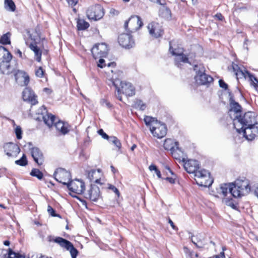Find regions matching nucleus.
<instances>
[{
	"instance_id": "nucleus-63",
	"label": "nucleus",
	"mask_w": 258,
	"mask_h": 258,
	"mask_svg": "<svg viewBox=\"0 0 258 258\" xmlns=\"http://www.w3.org/2000/svg\"><path fill=\"white\" fill-rule=\"evenodd\" d=\"M221 257V258H225V255L224 251H222L220 253L219 257Z\"/></svg>"
},
{
	"instance_id": "nucleus-37",
	"label": "nucleus",
	"mask_w": 258,
	"mask_h": 258,
	"mask_svg": "<svg viewBox=\"0 0 258 258\" xmlns=\"http://www.w3.org/2000/svg\"><path fill=\"white\" fill-rule=\"evenodd\" d=\"M250 82V85H252L254 89L258 91V80L252 74H251L248 78Z\"/></svg>"
},
{
	"instance_id": "nucleus-49",
	"label": "nucleus",
	"mask_w": 258,
	"mask_h": 258,
	"mask_svg": "<svg viewBox=\"0 0 258 258\" xmlns=\"http://www.w3.org/2000/svg\"><path fill=\"white\" fill-rule=\"evenodd\" d=\"M219 84L221 88L224 89L225 90L227 89L228 85L226 84L223 80L220 79L219 80Z\"/></svg>"
},
{
	"instance_id": "nucleus-31",
	"label": "nucleus",
	"mask_w": 258,
	"mask_h": 258,
	"mask_svg": "<svg viewBox=\"0 0 258 258\" xmlns=\"http://www.w3.org/2000/svg\"><path fill=\"white\" fill-rule=\"evenodd\" d=\"M178 145L177 142H174L171 139H167L165 140L164 143V148L166 150H169L170 152Z\"/></svg>"
},
{
	"instance_id": "nucleus-6",
	"label": "nucleus",
	"mask_w": 258,
	"mask_h": 258,
	"mask_svg": "<svg viewBox=\"0 0 258 258\" xmlns=\"http://www.w3.org/2000/svg\"><path fill=\"white\" fill-rule=\"evenodd\" d=\"M194 176L196 183L201 186L209 187L213 182L210 177V173L205 169H202L197 172Z\"/></svg>"
},
{
	"instance_id": "nucleus-28",
	"label": "nucleus",
	"mask_w": 258,
	"mask_h": 258,
	"mask_svg": "<svg viewBox=\"0 0 258 258\" xmlns=\"http://www.w3.org/2000/svg\"><path fill=\"white\" fill-rule=\"evenodd\" d=\"M191 240L192 242L198 247L202 248L203 245H200L198 243H202L205 239L204 236L201 234H198L196 235H194L191 234L190 236Z\"/></svg>"
},
{
	"instance_id": "nucleus-10",
	"label": "nucleus",
	"mask_w": 258,
	"mask_h": 258,
	"mask_svg": "<svg viewBox=\"0 0 258 258\" xmlns=\"http://www.w3.org/2000/svg\"><path fill=\"white\" fill-rule=\"evenodd\" d=\"M108 51L107 45L105 43L96 44L91 49V52L94 59L105 57Z\"/></svg>"
},
{
	"instance_id": "nucleus-18",
	"label": "nucleus",
	"mask_w": 258,
	"mask_h": 258,
	"mask_svg": "<svg viewBox=\"0 0 258 258\" xmlns=\"http://www.w3.org/2000/svg\"><path fill=\"white\" fill-rule=\"evenodd\" d=\"M100 197L99 188L95 185H91L89 190L85 194V197L93 202L97 201Z\"/></svg>"
},
{
	"instance_id": "nucleus-8",
	"label": "nucleus",
	"mask_w": 258,
	"mask_h": 258,
	"mask_svg": "<svg viewBox=\"0 0 258 258\" xmlns=\"http://www.w3.org/2000/svg\"><path fill=\"white\" fill-rule=\"evenodd\" d=\"M143 25L141 18L137 15H133L126 21L124 25V28L131 33L135 32L139 30Z\"/></svg>"
},
{
	"instance_id": "nucleus-25",
	"label": "nucleus",
	"mask_w": 258,
	"mask_h": 258,
	"mask_svg": "<svg viewBox=\"0 0 258 258\" xmlns=\"http://www.w3.org/2000/svg\"><path fill=\"white\" fill-rule=\"evenodd\" d=\"M233 69L235 72V74L236 76L237 79H241L244 78V79H248L249 76L251 75L247 71H246L244 68H239L237 65L233 66Z\"/></svg>"
},
{
	"instance_id": "nucleus-29",
	"label": "nucleus",
	"mask_w": 258,
	"mask_h": 258,
	"mask_svg": "<svg viewBox=\"0 0 258 258\" xmlns=\"http://www.w3.org/2000/svg\"><path fill=\"white\" fill-rule=\"evenodd\" d=\"M29 48L32 50L35 54V59L38 62H40L41 60L42 52L40 49L37 46L35 43H31Z\"/></svg>"
},
{
	"instance_id": "nucleus-23",
	"label": "nucleus",
	"mask_w": 258,
	"mask_h": 258,
	"mask_svg": "<svg viewBox=\"0 0 258 258\" xmlns=\"http://www.w3.org/2000/svg\"><path fill=\"white\" fill-rule=\"evenodd\" d=\"M31 155L35 162L38 165H41L44 161L43 156L41 151L37 147L32 148Z\"/></svg>"
},
{
	"instance_id": "nucleus-16",
	"label": "nucleus",
	"mask_w": 258,
	"mask_h": 258,
	"mask_svg": "<svg viewBox=\"0 0 258 258\" xmlns=\"http://www.w3.org/2000/svg\"><path fill=\"white\" fill-rule=\"evenodd\" d=\"M118 43L123 47L130 48L135 45L131 35L129 33H122L118 36Z\"/></svg>"
},
{
	"instance_id": "nucleus-54",
	"label": "nucleus",
	"mask_w": 258,
	"mask_h": 258,
	"mask_svg": "<svg viewBox=\"0 0 258 258\" xmlns=\"http://www.w3.org/2000/svg\"><path fill=\"white\" fill-rule=\"evenodd\" d=\"M15 53L16 54H19V55L20 57H22V53L20 49H16L15 50Z\"/></svg>"
},
{
	"instance_id": "nucleus-34",
	"label": "nucleus",
	"mask_w": 258,
	"mask_h": 258,
	"mask_svg": "<svg viewBox=\"0 0 258 258\" xmlns=\"http://www.w3.org/2000/svg\"><path fill=\"white\" fill-rule=\"evenodd\" d=\"M110 143L113 144L116 147L120 150L121 147V144L120 141L115 136H110L108 140Z\"/></svg>"
},
{
	"instance_id": "nucleus-51",
	"label": "nucleus",
	"mask_w": 258,
	"mask_h": 258,
	"mask_svg": "<svg viewBox=\"0 0 258 258\" xmlns=\"http://www.w3.org/2000/svg\"><path fill=\"white\" fill-rule=\"evenodd\" d=\"M168 222L174 230H177V229H178L177 227L176 226H175V225L174 224V223L170 219H169Z\"/></svg>"
},
{
	"instance_id": "nucleus-50",
	"label": "nucleus",
	"mask_w": 258,
	"mask_h": 258,
	"mask_svg": "<svg viewBox=\"0 0 258 258\" xmlns=\"http://www.w3.org/2000/svg\"><path fill=\"white\" fill-rule=\"evenodd\" d=\"M108 188L111 189L114 192H115L118 196L119 195V190L117 188L114 186V185L109 184L108 186Z\"/></svg>"
},
{
	"instance_id": "nucleus-14",
	"label": "nucleus",
	"mask_w": 258,
	"mask_h": 258,
	"mask_svg": "<svg viewBox=\"0 0 258 258\" xmlns=\"http://www.w3.org/2000/svg\"><path fill=\"white\" fill-rule=\"evenodd\" d=\"M67 185L70 191L77 194L83 193L85 188L84 182L78 179L72 180Z\"/></svg>"
},
{
	"instance_id": "nucleus-22",
	"label": "nucleus",
	"mask_w": 258,
	"mask_h": 258,
	"mask_svg": "<svg viewBox=\"0 0 258 258\" xmlns=\"http://www.w3.org/2000/svg\"><path fill=\"white\" fill-rule=\"evenodd\" d=\"M233 185L232 183L221 184L220 187L217 189V192L224 197H226L228 194L233 196V191L234 190Z\"/></svg>"
},
{
	"instance_id": "nucleus-62",
	"label": "nucleus",
	"mask_w": 258,
	"mask_h": 258,
	"mask_svg": "<svg viewBox=\"0 0 258 258\" xmlns=\"http://www.w3.org/2000/svg\"><path fill=\"white\" fill-rule=\"evenodd\" d=\"M4 245H5L6 246H9L10 244V242L8 240H6L4 241Z\"/></svg>"
},
{
	"instance_id": "nucleus-39",
	"label": "nucleus",
	"mask_w": 258,
	"mask_h": 258,
	"mask_svg": "<svg viewBox=\"0 0 258 258\" xmlns=\"http://www.w3.org/2000/svg\"><path fill=\"white\" fill-rule=\"evenodd\" d=\"M7 258H25V256L14 252L12 249L9 248Z\"/></svg>"
},
{
	"instance_id": "nucleus-38",
	"label": "nucleus",
	"mask_w": 258,
	"mask_h": 258,
	"mask_svg": "<svg viewBox=\"0 0 258 258\" xmlns=\"http://www.w3.org/2000/svg\"><path fill=\"white\" fill-rule=\"evenodd\" d=\"M30 175L32 176L36 177L38 179L41 180L43 177V174L39 169L34 168L31 172Z\"/></svg>"
},
{
	"instance_id": "nucleus-30",
	"label": "nucleus",
	"mask_w": 258,
	"mask_h": 258,
	"mask_svg": "<svg viewBox=\"0 0 258 258\" xmlns=\"http://www.w3.org/2000/svg\"><path fill=\"white\" fill-rule=\"evenodd\" d=\"M12 55L4 46H0V61L4 59L11 60Z\"/></svg>"
},
{
	"instance_id": "nucleus-11",
	"label": "nucleus",
	"mask_w": 258,
	"mask_h": 258,
	"mask_svg": "<svg viewBox=\"0 0 258 258\" xmlns=\"http://www.w3.org/2000/svg\"><path fill=\"white\" fill-rule=\"evenodd\" d=\"M230 109L229 110V115L233 120V123L239 117L241 116V107L232 97L230 98Z\"/></svg>"
},
{
	"instance_id": "nucleus-5",
	"label": "nucleus",
	"mask_w": 258,
	"mask_h": 258,
	"mask_svg": "<svg viewBox=\"0 0 258 258\" xmlns=\"http://www.w3.org/2000/svg\"><path fill=\"white\" fill-rule=\"evenodd\" d=\"M194 70L196 73L195 79L197 84L205 85L213 81V78L205 73V69L202 64H195Z\"/></svg>"
},
{
	"instance_id": "nucleus-55",
	"label": "nucleus",
	"mask_w": 258,
	"mask_h": 258,
	"mask_svg": "<svg viewBox=\"0 0 258 258\" xmlns=\"http://www.w3.org/2000/svg\"><path fill=\"white\" fill-rule=\"evenodd\" d=\"M165 179L171 183H174L175 182V179L171 177H166Z\"/></svg>"
},
{
	"instance_id": "nucleus-48",
	"label": "nucleus",
	"mask_w": 258,
	"mask_h": 258,
	"mask_svg": "<svg viewBox=\"0 0 258 258\" xmlns=\"http://www.w3.org/2000/svg\"><path fill=\"white\" fill-rule=\"evenodd\" d=\"M102 58L103 57L98 58L99 60L97 62V66L100 68H103L106 66L105 60Z\"/></svg>"
},
{
	"instance_id": "nucleus-9",
	"label": "nucleus",
	"mask_w": 258,
	"mask_h": 258,
	"mask_svg": "<svg viewBox=\"0 0 258 258\" xmlns=\"http://www.w3.org/2000/svg\"><path fill=\"white\" fill-rule=\"evenodd\" d=\"M53 241L59 244L61 247L69 250L72 258H76L78 254V250L74 247L73 244L68 240L60 237H57L53 239Z\"/></svg>"
},
{
	"instance_id": "nucleus-52",
	"label": "nucleus",
	"mask_w": 258,
	"mask_h": 258,
	"mask_svg": "<svg viewBox=\"0 0 258 258\" xmlns=\"http://www.w3.org/2000/svg\"><path fill=\"white\" fill-rule=\"evenodd\" d=\"M215 18H216L218 20H220V21H222L223 20L224 17H223V16L220 13H217V14H216L214 16Z\"/></svg>"
},
{
	"instance_id": "nucleus-13",
	"label": "nucleus",
	"mask_w": 258,
	"mask_h": 258,
	"mask_svg": "<svg viewBox=\"0 0 258 258\" xmlns=\"http://www.w3.org/2000/svg\"><path fill=\"white\" fill-rule=\"evenodd\" d=\"M150 131L154 136L158 138H162L167 134V128L164 123L160 122L155 123L154 126L150 127Z\"/></svg>"
},
{
	"instance_id": "nucleus-64",
	"label": "nucleus",
	"mask_w": 258,
	"mask_h": 258,
	"mask_svg": "<svg viewBox=\"0 0 258 258\" xmlns=\"http://www.w3.org/2000/svg\"><path fill=\"white\" fill-rule=\"evenodd\" d=\"M136 147H137L136 145L134 144V145L132 146V147H131V150H132V151H133L134 150V149H135V148H136Z\"/></svg>"
},
{
	"instance_id": "nucleus-42",
	"label": "nucleus",
	"mask_w": 258,
	"mask_h": 258,
	"mask_svg": "<svg viewBox=\"0 0 258 258\" xmlns=\"http://www.w3.org/2000/svg\"><path fill=\"white\" fill-rule=\"evenodd\" d=\"M136 106L139 108L141 110H144L146 108V105L141 100H137L136 102Z\"/></svg>"
},
{
	"instance_id": "nucleus-60",
	"label": "nucleus",
	"mask_w": 258,
	"mask_h": 258,
	"mask_svg": "<svg viewBox=\"0 0 258 258\" xmlns=\"http://www.w3.org/2000/svg\"><path fill=\"white\" fill-rule=\"evenodd\" d=\"M115 66V63L114 62L108 63V65H107L108 67H114Z\"/></svg>"
},
{
	"instance_id": "nucleus-44",
	"label": "nucleus",
	"mask_w": 258,
	"mask_h": 258,
	"mask_svg": "<svg viewBox=\"0 0 258 258\" xmlns=\"http://www.w3.org/2000/svg\"><path fill=\"white\" fill-rule=\"evenodd\" d=\"M44 70L42 68L40 67L38 69L35 71V75L37 77L42 78L44 75Z\"/></svg>"
},
{
	"instance_id": "nucleus-45",
	"label": "nucleus",
	"mask_w": 258,
	"mask_h": 258,
	"mask_svg": "<svg viewBox=\"0 0 258 258\" xmlns=\"http://www.w3.org/2000/svg\"><path fill=\"white\" fill-rule=\"evenodd\" d=\"M100 104L102 106L106 107L107 108H109L111 106L110 103L105 99H101Z\"/></svg>"
},
{
	"instance_id": "nucleus-20",
	"label": "nucleus",
	"mask_w": 258,
	"mask_h": 258,
	"mask_svg": "<svg viewBox=\"0 0 258 258\" xmlns=\"http://www.w3.org/2000/svg\"><path fill=\"white\" fill-rule=\"evenodd\" d=\"M185 170L189 173L194 174L195 175L197 172L199 170V164L198 161L195 160H188L187 162H183Z\"/></svg>"
},
{
	"instance_id": "nucleus-43",
	"label": "nucleus",
	"mask_w": 258,
	"mask_h": 258,
	"mask_svg": "<svg viewBox=\"0 0 258 258\" xmlns=\"http://www.w3.org/2000/svg\"><path fill=\"white\" fill-rule=\"evenodd\" d=\"M47 212L53 217H60L59 214H55L54 210L49 205L47 207Z\"/></svg>"
},
{
	"instance_id": "nucleus-46",
	"label": "nucleus",
	"mask_w": 258,
	"mask_h": 258,
	"mask_svg": "<svg viewBox=\"0 0 258 258\" xmlns=\"http://www.w3.org/2000/svg\"><path fill=\"white\" fill-rule=\"evenodd\" d=\"M15 133L18 139L22 138V130L20 126H18L16 127Z\"/></svg>"
},
{
	"instance_id": "nucleus-61",
	"label": "nucleus",
	"mask_w": 258,
	"mask_h": 258,
	"mask_svg": "<svg viewBox=\"0 0 258 258\" xmlns=\"http://www.w3.org/2000/svg\"><path fill=\"white\" fill-rule=\"evenodd\" d=\"M195 253L194 251H190L189 253V256H190V258H195L194 257V254Z\"/></svg>"
},
{
	"instance_id": "nucleus-35",
	"label": "nucleus",
	"mask_w": 258,
	"mask_h": 258,
	"mask_svg": "<svg viewBox=\"0 0 258 258\" xmlns=\"http://www.w3.org/2000/svg\"><path fill=\"white\" fill-rule=\"evenodd\" d=\"M5 7L7 10L14 12L15 10L16 6L12 0H5Z\"/></svg>"
},
{
	"instance_id": "nucleus-15",
	"label": "nucleus",
	"mask_w": 258,
	"mask_h": 258,
	"mask_svg": "<svg viewBox=\"0 0 258 258\" xmlns=\"http://www.w3.org/2000/svg\"><path fill=\"white\" fill-rule=\"evenodd\" d=\"M22 97L24 101L29 102L32 105L38 103L37 96L34 91L29 87L24 89L22 92Z\"/></svg>"
},
{
	"instance_id": "nucleus-57",
	"label": "nucleus",
	"mask_w": 258,
	"mask_h": 258,
	"mask_svg": "<svg viewBox=\"0 0 258 258\" xmlns=\"http://www.w3.org/2000/svg\"><path fill=\"white\" fill-rule=\"evenodd\" d=\"M69 4L72 6H75L76 5L77 2H75V0H67Z\"/></svg>"
},
{
	"instance_id": "nucleus-41",
	"label": "nucleus",
	"mask_w": 258,
	"mask_h": 258,
	"mask_svg": "<svg viewBox=\"0 0 258 258\" xmlns=\"http://www.w3.org/2000/svg\"><path fill=\"white\" fill-rule=\"evenodd\" d=\"M149 169L151 171H154L156 174L157 175V177L159 178H161V172L160 171L158 170V169L157 168V166L154 164H152L149 167Z\"/></svg>"
},
{
	"instance_id": "nucleus-56",
	"label": "nucleus",
	"mask_w": 258,
	"mask_h": 258,
	"mask_svg": "<svg viewBox=\"0 0 258 258\" xmlns=\"http://www.w3.org/2000/svg\"><path fill=\"white\" fill-rule=\"evenodd\" d=\"M150 1L153 2V3L158 4L159 5H161V6L164 5V4L161 3V0H150Z\"/></svg>"
},
{
	"instance_id": "nucleus-47",
	"label": "nucleus",
	"mask_w": 258,
	"mask_h": 258,
	"mask_svg": "<svg viewBox=\"0 0 258 258\" xmlns=\"http://www.w3.org/2000/svg\"><path fill=\"white\" fill-rule=\"evenodd\" d=\"M97 132L98 134L100 135L104 139H106L107 140L109 139L110 137L108 136L105 133H104L102 129L99 130Z\"/></svg>"
},
{
	"instance_id": "nucleus-21",
	"label": "nucleus",
	"mask_w": 258,
	"mask_h": 258,
	"mask_svg": "<svg viewBox=\"0 0 258 258\" xmlns=\"http://www.w3.org/2000/svg\"><path fill=\"white\" fill-rule=\"evenodd\" d=\"M4 151L6 155L9 157L16 156L20 152L19 147L12 143L6 144L4 146Z\"/></svg>"
},
{
	"instance_id": "nucleus-12",
	"label": "nucleus",
	"mask_w": 258,
	"mask_h": 258,
	"mask_svg": "<svg viewBox=\"0 0 258 258\" xmlns=\"http://www.w3.org/2000/svg\"><path fill=\"white\" fill-rule=\"evenodd\" d=\"M54 176L55 179L64 185H67L71 178V174L69 172L63 168L57 169L54 173Z\"/></svg>"
},
{
	"instance_id": "nucleus-7",
	"label": "nucleus",
	"mask_w": 258,
	"mask_h": 258,
	"mask_svg": "<svg viewBox=\"0 0 258 258\" xmlns=\"http://www.w3.org/2000/svg\"><path fill=\"white\" fill-rule=\"evenodd\" d=\"M86 15L89 20L96 21L103 18L104 11L101 5H95L88 8L86 11Z\"/></svg>"
},
{
	"instance_id": "nucleus-36",
	"label": "nucleus",
	"mask_w": 258,
	"mask_h": 258,
	"mask_svg": "<svg viewBox=\"0 0 258 258\" xmlns=\"http://www.w3.org/2000/svg\"><path fill=\"white\" fill-rule=\"evenodd\" d=\"M89 27V24L84 20H79L77 22V27L79 30H85Z\"/></svg>"
},
{
	"instance_id": "nucleus-27",
	"label": "nucleus",
	"mask_w": 258,
	"mask_h": 258,
	"mask_svg": "<svg viewBox=\"0 0 258 258\" xmlns=\"http://www.w3.org/2000/svg\"><path fill=\"white\" fill-rule=\"evenodd\" d=\"M171 153L173 158L179 160V162H185L186 159L183 152L178 148V145L171 151Z\"/></svg>"
},
{
	"instance_id": "nucleus-4",
	"label": "nucleus",
	"mask_w": 258,
	"mask_h": 258,
	"mask_svg": "<svg viewBox=\"0 0 258 258\" xmlns=\"http://www.w3.org/2000/svg\"><path fill=\"white\" fill-rule=\"evenodd\" d=\"M234 190L233 191V197L234 198L244 196L249 192L251 190L249 186V181L246 178L237 179L234 183H232Z\"/></svg>"
},
{
	"instance_id": "nucleus-1",
	"label": "nucleus",
	"mask_w": 258,
	"mask_h": 258,
	"mask_svg": "<svg viewBox=\"0 0 258 258\" xmlns=\"http://www.w3.org/2000/svg\"><path fill=\"white\" fill-rule=\"evenodd\" d=\"M237 133H242L248 140H252L258 136V124L254 112L248 111L236 119L233 123Z\"/></svg>"
},
{
	"instance_id": "nucleus-26",
	"label": "nucleus",
	"mask_w": 258,
	"mask_h": 258,
	"mask_svg": "<svg viewBox=\"0 0 258 258\" xmlns=\"http://www.w3.org/2000/svg\"><path fill=\"white\" fill-rule=\"evenodd\" d=\"M101 173L100 169L91 170L88 173V178L91 181H94L95 183L101 184L100 183V178Z\"/></svg>"
},
{
	"instance_id": "nucleus-19",
	"label": "nucleus",
	"mask_w": 258,
	"mask_h": 258,
	"mask_svg": "<svg viewBox=\"0 0 258 258\" xmlns=\"http://www.w3.org/2000/svg\"><path fill=\"white\" fill-rule=\"evenodd\" d=\"M169 51L173 55H175V61L176 62H188V58L183 54V50L182 48L173 49L171 46L169 48Z\"/></svg>"
},
{
	"instance_id": "nucleus-33",
	"label": "nucleus",
	"mask_w": 258,
	"mask_h": 258,
	"mask_svg": "<svg viewBox=\"0 0 258 258\" xmlns=\"http://www.w3.org/2000/svg\"><path fill=\"white\" fill-rule=\"evenodd\" d=\"M144 120L146 124L147 125H150V127L154 126L155 123H157L158 122L156 118L149 116H146Z\"/></svg>"
},
{
	"instance_id": "nucleus-2",
	"label": "nucleus",
	"mask_w": 258,
	"mask_h": 258,
	"mask_svg": "<svg viewBox=\"0 0 258 258\" xmlns=\"http://www.w3.org/2000/svg\"><path fill=\"white\" fill-rule=\"evenodd\" d=\"M36 114L37 115L36 117V120H43L49 127H51L54 124L56 131L60 134L64 135L69 132L68 124L60 120L55 122V116L51 113H47L44 106L41 107L38 110Z\"/></svg>"
},
{
	"instance_id": "nucleus-40",
	"label": "nucleus",
	"mask_w": 258,
	"mask_h": 258,
	"mask_svg": "<svg viewBox=\"0 0 258 258\" xmlns=\"http://www.w3.org/2000/svg\"><path fill=\"white\" fill-rule=\"evenodd\" d=\"M15 163L20 166H26L28 163L26 155L25 154H23V156L20 159L16 160L15 161Z\"/></svg>"
},
{
	"instance_id": "nucleus-53",
	"label": "nucleus",
	"mask_w": 258,
	"mask_h": 258,
	"mask_svg": "<svg viewBox=\"0 0 258 258\" xmlns=\"http://www.w3.org/2000/svg\"><path fill=\"white\" fill-rule=\"evenodd\" d=\"M24 84L25 85H27L29 82V77L28 76H25L24 77Z\"/></svg>"
},
{
	"instance_id": "nucleus-32",
	"label": "nucleus",
	"mask_w": 258,
	"mask_h": 258,
	"mask_svg": "<svg viewBox=\"0 0 258 258\" xmlns=\"http://www.w3.org/2000/svg\"><path fill=\"white\" fill-rule=\"evenodd\" d=\"M11 34L10 32L3 34L0 38V43L3 45L10 44L11 43Z\"/></svg>"
},
{
	"instance_id": "nucleus-3",
	"label": "nucleus",
	"mask_w": 258,
	"mask_h": 258,
	"mask_svg": "<svg viewBox=\"0 0 258 258\" xmlns=\"http://www.w3.org/2000/svg\"><path fill=\"white\" fill-rule=\"evenodd\" d=\"M112 84L117 90L116 97L120 100H122L121 94L122 93L126 96H132L135 94V89L131 83L125 81H120L112 77Z\"/></svg>"
},
{
	"instance_id": "nucleus-59",
	"label": "nucleus",
	"mask_w": 258,
	"mask_h": 258,
	"mask_svg": "<svg viewBox=\"0 0 258 258\" xmlns=\"http://www.w3.org/2000/svg\"><path fill=\"white\" fill-rule=\"evenodd\" d=\"M43 91L48 94H50L51 92L50 89L47 88H44Z\"/></svg>"
},
{
	"instance_id": "nucleus-17",
	"label": "nucleus",
	"mask_w": 258,
	"mask_h": 258,
	"mask_svg": "<svg viewBox=\"0 0 258 258\" xmlns=\"http://www.w3.org/2000/svg\"><path fill=\"white\" fill-rule=\"evenodd\" d=\"M150 34L154 38H158L162 36L163 30L162 27L158 23L151 22L148 26Z\"/></svg>"
},
{
	"instance_id": "nucleus-24",
	"label": "nucleus",
	"mask_w": 258,
	"mask_h": 258,
	"mask_svg": "<svg viewBox=\"0 0 258 258\" xmlns=\"http://www.w3.org/2000/svg\"><path fill=\"white\" fill-rule=\"evenodd\" d=\"M11 60L4 59L0 61V71L3 74L9 75L13 72L14 69L10 64Z\"/></svg>"
},
{
	"instance_id": "nucleus-58",
	"label": "nucleus",
	"mask_w": 258,
	"mask_h": 258,
	"mask_svg": "<svg viewBox=\"0 0 258 258\" xmlns=\"http://www.w3.org/2000/svg\"><path fill=\"white\" fill-rule=\"evenodd\" d=\"M248 40L247 39H245V41L244 42V44H243V48L244 49H246L247 50H248V47H247V45H248Z\"/></svg>"
}]
</instances>
